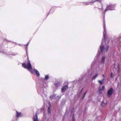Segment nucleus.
Listing matches in <instances>:
<instances>
[{
    "label": "nucleus",
    "instance_id": "f257e3e1",
    "mask_svg": "<svg viewBox=\"0 0 121 121\" xmlns=\"http://www.w3.org/2000/svg\"><path fill=\"white\" fill-rule=\"evenodd\" d=\"M104 31L103 32V38L102 39L100 46V50L101 53L104 54L106 53L108 48V45L106 44L108 43V39L107 37V31L104 21L103 25Z\"/></svg>",
    "mask_w": 121,
    "mask_h": 121
},
{
    "label": "nucleus",
    "instance_id": "f03ea898",
    "mask_svg": "<svg viewBox=\"0 0 121 121\" xmlns=\"http://www.w3.org/2000/svg\"><path fill=\"white\" fill-rule=\"evenodd\" d=\"M22 66L24 68L27 69L31 73H34L33 72H35L36 73L37 76H39V72L37 69H35L33 71L31 64L29 61H28L27 64L24 63H23L22 64Z\"/></svg>",
    "mask_w": 121,
    "mask_h": 121
},
{
    "label": "nucleus",
    "instance_id": "7ed1b4c3",
    "mask_svg": "<svg viewBox=\"0 0 121 121\" xmlns=\"http://www.w3.org/2000/svg\"><path fill=\"white\" fill-rule=\"evenodd\" d=\"M113 5H112L111 4H109L107 6V8L106 9L104 12V14L105 13V12L107 10H113Z\"/></svg>",
    "mask_w": 121,
    "mask_h": 121
},
{
    "label": "nucleus",
    "instance_id": "20e7f679",
    "mask_svg": "<svg viewBox=\"0 0 121 121\" xmlns=\"http://www.w3.org/2000/svg\"><path fill=\"white\" fill-rule=\"evenodd\" d=\"M113 89L112 88H111L108 90L107 94V96L108 97H110L112 95V93Z\"/></svg>",
    "mask_w": 121,
    "mask_h": 121
},
{
    "label": "nucleus",
    "instance_id": "39448f33",
    "mask_svg": "<svg viewBox=\"0 0 121 121\" xmlns=\"http://www.w3.org/2000/svg\"><path fill=\"white\" fill-rule=\"evenodd\" d=\"M107 100L105 99H104L101 102V106L103 107H105L107 104Z\"/></svg>",
    "mask_w": 121,
    "mask_h": 121
},
{
    "label": "nucleus",
    "instance_id": "423d86ee",
    "mask_svg": "<svg viewBox=\"0 0 121 121\" xmlns=\"http://www.w3.org/2000/svg\"><path fill=\"white\" fill-rule=\"evenodd\" d=\"M23 116L21 112H19L16 111V117L19 118L22 117Z\"/></svg>",
    "mask_w": 121,
    "mask_h": 121
},
{
    "label": "nucleus",
    "instance_id": "0eeeda50",
    "mask_svg": "<svg viewBox=\"0 0 121 121\" xmlns=\"http://www.w3.org/2000/svg\"><path fill=\"white\" fill-rule=\"evenodd\" d=\"M115 67L116 68V69L118 72H119L120 71V68L119 67V65L117 64V65H116L115 66Z\"/></svg>",
    "mask_w": 121,
    "mask_h": 121
},
{
    "label": "nucleus",
    "instance_id": "6e6552de",
    "mask_svg": "<svg viewBox=\"0 0 121 121\" xmlns=\"http://www.w3.org/2000/svg\"><path fill=\"white\" fill-rule=\"evenodd\" d=\"M68 88L67 86L66 85L64 86L62 88L61 91L62 92H64V91L66 90Z\"/></svg>",
    "mask_w": 121,
    "mask_h": 121
},
{
    "label": "nucleus",
    "instance_id": "1a4fd4ad",
    "mask_svg": "<svg viewBox=\"0 0 121 121\" xmlns=\"http://www.w3.org/2000/svg\"><path fill=\"white\" fill-rule=\"evenodd\" d=\"M33 121H38L36 114L35 116L33 117Z\"/></svg>",
    "mask_w": 121,
    "mask_h": 121
},
{
    "label": "nucleus",
    "instance_id": "9d476101",
    "mask_svg": "<svg viewBox=\"0 0 121 121\" xmlns=\"http://www.w3.org/2000/svg\"><path fill=\"white\" fill-rule=\"evenodd\" d=\"M98 75L99 74L98 73H96L94 75V76H93L92 78V80H95L96 78L98 76Z\"/></svg>",
    "mask_w": 121,
    "mask_h": 121
},
{
    "label": "nucleus",
    "instance_id": "9b49d317",
    "mask_svg": "<svg viewBox=\"0 0 121 121\" xmlns=\"http://www.w3.org/2000/svg\"><path fill=\"white\" fill-rule=\"evenodd\" d=\"M105 57L104 56H103L101 61L100 63H104L105 60Z\"/></svg>",
    "mask_w": 121,
    "mask_h": 121
},
{
    "label": "nucleus",
    "instance_id": "f8f14e48",
    "mask_svg": "<svg viewBox=\"0 0 121 121\" xmlns=\"http://www.w3.org/2000/svg\"><path fill=\"white\" fill-rule=\"evenodd\" d=\"M48 104L49 105V107L48 108V114H49L50 113V107L51 106V105L50 103H48Z\"/></svg>",
    "mask_w": 121,
    "mask_h": 121
},
{
    "label": "nucleus",
    "instance_id": "ddd939ff",
    "mask_svg": "<svg viewBox=\"0 0 121 121\" xmlns=\"http://www.w3.org/2000/svg\"><path fill=\"white\" fill-rule=\"evenodd\" d=\"M104 78H103L101 80H99L98 81L99 82V83L100 84V85H101L103 83V82L104 81Z\"/></svg>",
    "mask_w": 121,
    "mask_h": 121
},
{
    "label": "nucleus",
    "instance_id": "4468645a",
    "mask_svg": "<svg viewBox=\"0 0 121 121\" xmlns=\"http://www.w3.org/2000/svg\"><path fill=\"white\" fill-rule=\"evenodd\" d=\"M99 91L100 94H101L102 93V91L101 87H100V88H99Z\"/></svg>",
    "mask_w": 121,
    "mask_h": 121
},
{
    "label": "nucleus",
    "instance_id": "2eb2a0df",
    "mask_svg": "<svg viewBox=\"0 0 121 121\" xmlns=\"http://www.w3.org/2000/svg\"><path fill=\"white\" fill-rule=\"evenodd\" d=\"M56 96V95H53V96H50V97L52 99L54 98Z\"/></svg>",
    "mask_w": 121,
    "mask_h": 121
},
{
    "label": "nucleus",
    "instance_id": "dca6fc26",
    "mask_svg": "<svg viewBox=\"0 0 121 121\" xmlns=\"http://www.w3.org/2000/svg\"><path fill=\"white\" fill-rule=\"evenodd\" d=\"M49 78V76L48 75H46L45 76V78L46 79H48Z\"/></svg>",
    "mask_w": 121,
    "mask_h": 121
},
{
    "label": "nucleus",
    "instance_id": "f3484780",
    "mask_svg": "<svg viewBox=\"0 0 121 121\" xmlns=\"http://www.w3.org/2000/svg\"><path fill=\"white\" fill-rule=\"evenodd\" d=\"M98 0H91V2L93 3L97 1Z\"/></svg>",
    "mask_w": 121,
    "mask_h": 121
},
{
    "label": "nucleus",
    "instance_id": "a211bd4d",
    "mask_svg": "<svg viewBox=\"0 0 121 121\" xmlns=\"http://www.w3.org/2000/svg\"><path fill=\"white\" fill-rule=\"evenodd\" d=\"M55 86L56 87H58L59 85V84L58 83H55Z\"/></svg>",
    "mask_w": 121,
    "mask_h": 121
},
{
    "label": "nucleus",
    "instance_id": "6ab92c4d",
    "mask_svg": "<svg viewBox=\"0 0 121 121\" xmlns=\"http://www.w3.org/2000/svg\"><path fill=\"white\" fill-rule=\"evenodd\" d=\"M105 89L104 87V86H103L102 87V89L103 90H104Z\"/></svg>",
    "mask_w": 121,
    "mask_h": 121
},
{
    "label": "nucleus",
    "instance_id": "aec40b11",
    "mask_svg": "<svg viewBox=\"0 0 121 121\" xmlns=\"http://www.w3.org/2000/svg\"><path fill=\"white\" fill-rule=\"evenodd\" d=\"M85 4H86V5H88L90 3V2H85Z\"/></svg>",
    "mask_w": 121,
    "mask_h": 121
},
{
    "label": "nucleus",
    "instance_id": "412c9836",
    "mask_svg": "<svg viewBox=\"0 0 121 121\" xmlns=\"http://www.w3.org/2000/svg\"><path fill=\"white\" fill-rule=\"evenodd\" d=\"M87 93V92H85L84 94V96H83V98H84V97H85V96L86 94Z\"/></svg>",
    "mask_w": 121,
    "mask_h": 121
},
{
    "label": "nucleus",
    "instance_id": "4be33fe9",
    "mask_svg": "<svg viewBox=\"0 0 121 121\" xmlns=\"http://www.w3.org/2000/svg\"><path fill=\"white\" fill-rule=\"evenodd\" d=\"M73 121H75V119H74V117H73Z\"/></svg>",
    "mask_w": 121,
    "mask_h": 121
},
{
    "label": "nucleus",
    "instance_id": "5701e85b",
    "mask_svg": "<svg viewBox=\"0 0 121 121\" xmlns=\"http://www.w3.org/2000/svg\"><path fill=\"white\" fill-rule=\"evenodd\" d=\"M111 77H113V73H111Z\"/></svg>",
    "mask_w": 121,
    "mask_h": 121
},
{
    "label": "nucleus",
    "instance_id": "b1692460",
    "mask_svg": "<svg viewBox=\"0 0 121 121\" xmlns=\"http://www.w3.org/2000/svg\"><path fill=\"white\" fill-rule=\"evenodd\" d=\"M17 119H16V120H15L14 119H12L11 121H17L16 120Z\"/></svg>",
    "mask_w": 121,
    "mask_h": 121
},
{
    "label": "nucleus",
    "instance_id": "393cba45",
    "mask_svg": "<svg viewBox=\"0 0 121 121\" xmlns=\"http://www.w3.org/2000/svg\"><path fill=\"white\" fill-rule=\"evenodd\" d=\"M83 88H82V90H81V91H80V93H81L82 92V91H83Z\"/></svg>",
    "mask_w": 121,
    "mask_h": 121
},
{
    "label": "nucleus",
    "instance_id": "a878e982",
    "mask_svg": "<svg viewBox=\"0 0 121 121\" xmlns=\"http://www.w3.org/2000/svg\"><path fill=\"white\" fill-rule=\"evenodd\" d=\"M102 75V76H103L104 77V75L103 74V75Z\"/></svg>",
    "mask_w": 121,
    "mask_h": 121
},
{
    "label": "nucleus",
    "instance_id": "bb28decb",
    "mask_svg": "<svg viewBox=\"0 0 121 121\" xmlns=\"http://www.w3.org/2000/svg\"><path fill=\"white\" fill-rule=\"evenodd\" d=\"M0 52H1L0 51Z\"/></svg>",
    "mask_w": 121,
    "mask_h": 121
},
{
    "label": "nucleus",
    "instance_id": "cd10ccee",
    "mask_svg": "<svg viewBox=\"0 0 121 121\" xmlns=\"http://www.w3.org/2000/svg\"><path fill=\"white\" fill-rule=\"evenodd\" d=\"M29 43L27 44V45H28V44Z\"/></svg>",
    "mask_w": 121,
    "mask_h": 121
},
{
    "label": "nucleus",
    "instance_id": "c85d7f7f",
    "mask_svg": "<svg viewBox=\"0 0 121 121\" xmlns=\"http://www.w3.org/2000/svg\"><path fill=\"white\" fill-rule=\"evenodd\" d=\"M14 55H15V54H14Z\"/></svg>",
    "mask_w": 121,
    "mask_h": 121
}]
</instances>
